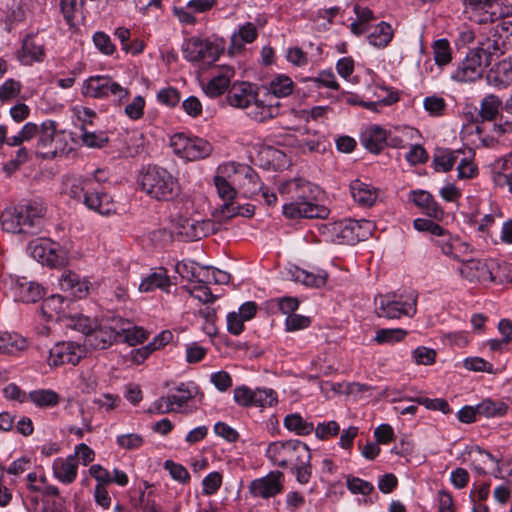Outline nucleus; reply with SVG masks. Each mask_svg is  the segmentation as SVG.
Returning a JSON list of instances; mask_svg holds the SVG:
<instances>
[{
    "label": "nucleus",
    "instance_id": "423d86ee",
    "mask_svg": "<svg viewBox=\"0 0 512 512\" xmlns=\"http://www.w3.org/2000/svg\"><path fill=\"white\" fill-rule=\"evenodd\" d=\"M309 450L300 440L276 441L268 445L266 456L274 465L287 468L293 467L296 461L307 462Z\"/></svg>",
    "mask_w": 512,
    "mask_h": 512
},
{
    "label": "nucleus",
    "instance_id": "c85d7f7f",
    "mask_svg": "<svg viewBox=\"0 0 512 512\" xmlns=\"http://www.w3.org/2000/svg\"><path fill=\"white\" fill-rule=\"evenodd\" d=\"M210 224L209 221L199 222L191 219H182L174 233L188 240L201 239L206 236Z\"/></svg>",
    "mask_w": 512,
    "mask_h": 512
},
{
    "label": "nucleus",
    "instance_id": "6e6d98bb",
    "mask_svg": "<svg viewBox=\"0 0 512 512\" xmlns=\"http://www.w3.org/2000/svg\"><path fill=\"white\" fill-rule=\"evenodd\" d=\"M277 403L276 393L271 389H257L253 393L252 406L271 407Z\"/></svg>",
    "mask_w": 512,
    "mask_h": 512
},
{
    "label": "nucleus",
    "instance_id": "7c9ffc66",
    "mask_svg": "<svg viewBox=\"0 0 512 512\" xmlns=\"http://www.w3.org/2000/svg\"><path fill=\"white\" fill-rule=\"evenodd\" d=\"M350 192L354 201L362 206H371L377 197L376 191L360 180L351 182Z\"/></svg>",
    "mask_w": 512,
    "mask_h": 512
},
{
    "label": "nucleus",
    "instance_id": "864d4df0",
    "mask_svg": "<svg viewBox=\"0 0 512 512\" xmlns=\"http://www.w3.org/2000/svg\"><path fill=\"white\" fill-rule=\"evenodd\" d=\"M346 485L353 494L369 495L374 490L372 483L352 475L346 477Z\"/></svg>",
    "mask_w": 512,
    "mask_h": 512
},
{
    "label": "nucleus",
    "instance_id": "0e129e2a",
    "mask_svg": "<svg viewBox=\"0 0 512 512\" xmlns=\"http://www.w3.org/2000/svg\"><path fill=\"white\" fill-rule=\"evenodd\" d=\"M495 74V80L504 83L512 80V63L510 60H502L495 65L494 70L491 71Z\"/></svg>",
    "mask_w": 512,
    "mask_h": 512
},
{
    "label": "nucleus",
    "instance_id": "37998d69",
    "mask_svg": "<svg viewBox=\"0 0 512 512\" xmlns=\"http://www.w3.org/2000/svg\"><path fill=\"white\" fill-rule=\"evenodd\" d=\"M432 49L435 63L438 66H445L451 62L452 52L447 39L436 40L432 45Z\"/></svg>",
    "mask_w": 512,
    "mask_h": 512
},
{
    "label": "nucleus",
    "instance_id": "4be33fe9",
    "mask_svg": "<svg viewBox=\"0 0 512 512\" xmlns=\"http://www.w3.org/2000/svg\"><path fill=\"white\" fill-rule=\"evenodd\" d=\"M11 296L15 301L35 303L43 297V288L35 282L25 278L15 279L10 287Z\"/></svg>",
    "mask_w": 512,
    "mask_h": 512
},
{
    "label": "nucleus",
    "instance_id": "3c124183",
    "mask_svg": "<svg viewBox=\"0 0 512 512\" xmlns=\"http://www.w3.org/2000/svg\"><path fill=\"white\" fill-rule=\"evenodd\" d=\"M67 262V253L59 243L53 241L51 251L47 253L44 265L52 268L62 267Z\"/></svg>",
    "mask_w": 512,
    "mask_h": 512
},
{
    "label": "nucleus",
    "instance_id": "6e6552de",
    "mask_svg": "<svg viewBox=\"0 0 512 512\" xmlns=\"http://www.w3.org/2000/svg\"><path fill=\"white\" fill-rule=\"evenodd\" d=\"M417 311L416 296L406 299L398 298L395 294L378 295L375 297V313L378 317L399 319L402 316L412 317Z\"/></svg>",
    "mask_w": 512,
    "mask_h": 512
},
{
    "label": "nucleus",
    "instance_id": "09e8293b",
    "mask_svg": "<svg viewBox=\"0 0 512 512\" xmlns=\"http://www.w3.org/2000/svg\"><path fill=\"white\" fill-rule=\"evenodd\" d=\"M406 335H407V331L404 329H400V328L385 329V328H383V329H379L376 332L374 340L378 344H383V343L392 344V343H396V342L403 340Z\"/></svg>",
    "mask_w": 512,
    "mask_h": 512
},
{
    "label": "nucleus",
    "instance_id": "f03ea898",
    "mask_svg": "<svg viewBox=\"0 0 512 512\" xmlns=\"http://www.w3.org/2000/svg\"><path fill=\"white\" fill-rule=\"evenodd\" d=\"M62 193L101 215H109L115 210L111 196L102 191L97 175L89 178L65 176Z\"/></svg>",
    "mask_w": 512,
    "mask_h": 512
},
{
    "label": "nucleus",
    "instance_id": "412c9836",
    "mask_svg": "<svg viewBox=\"0 0 512 512\" xmlns=\"http://www.w3.org/2000/svg\"><path fill=\"white\" fill-rule=\"evenodd\" d=\"M120 338V331L118 325L108 326L100 324L94 326L92 331L87 335L84 341V347L88 346L91 349H106L110 347L117 339Z\"/></svg>",
    "mask_w": 512,
    "mask_h": 512
},
{
    "label": "nucleus",
    "instance_id": "0eeeda50",
    "mask_svg": "<svg viewBox=\"0 0 512 512\" xmlns=\"http://www.w3.org/2000/svg\"><path fill=\"white\" fill-rule=\"evenodd\" d=\"M173 152L188 161H197L209 157L213 151L212 144L197 136L176 133L170 138Z\"/></svg>",
    "mask_w": 512,
    "mask_h": 512
},
{
    "label": "nucleus",
    "instance_id": "9b49d317",
    "mask_svg": "<svg viewBox=\"0 0 512 512\" xmlns=\"http://www.w3.org/2000/svg\"><path fill=\"white\" fill-rule=\"evenodd\" d=\"M84 97L103 99L110 95L118 97L119 103L128 97V91L120 84L105 75L90 76L86 79L81 88Z\"/></svg>",
    "mask_w": 512,
    "mask_h": 512
},
{
    "label": "nucleus",
    "instance_id": "79ce46f5",
    "mask_svg": "<svg viewBox=\"0 0 512 512\" xmlns=\"http://www.w3.org/2000/svg\"><path fill=\"white\" fill-rule=\"evenodd\" d=\"M22 91V83L13 78L6 79L0 85V102L9 103L17 99Z\"/></svg>",
    "mask_w": 512,
    "mask_h": 512
},
{
    "label": "nucleus",
    "instance_id": "49530a36",
    "mask_svg": "<svg viewBox=\"0 0 512 512\" xmlns=\"http://www.w3.org/2000/svg\"><path fill=\"white\" fill-rule=\"evenodd\" d=\"M51 246H53V241H51L50 239L40 238L30 242L29 250L31 256L35 260L44 264L45 259L47 257V253L51 251Z\"/></svg>",
    "mask_w": 512,
    "mask_h": 512
},
{
    "label": "nucleus",
    "instance_id": "a211bd4d",
    "mask_svg": "<svg viewBox=\"0 0 512 512\" xmlns=\"http://www.w3.org/2000/svg\"><path fill=\"white\" fill-rule=\"evenodd\" d=\"M353 226H355L353 219H343L323 224L320 227V233L326 237L327 241L354 244Z\"/></svg>",
    "mask_w": 512,
    "mask_h": 512
},
{
    "label": "nucleus",
    "instance_id": "e433bc0d",
    "mask_svg": "<svg viewBox=\"0 0 512 512\" xmlns=\"http://www.w3.org/2000/svg\"><path fill=\"white\" fill-rule=\"evenodd\" d=\"M393 37V30L389 23L380 22L368 35V41L371 45L384 48L386 47Z\"/></svg>",
    "mask_w": 512,
    "mask_h": 512
},
{
    "label": "nucleus",
    "instance_id": "4468645a",
    "mask_svg": "<svg viewBox=\"0 0 512 512\" xmlns=\"http://www.w3.org/2000/svg\"><path fill=\"white\" fill-rule=\"evenodd\" d=\"M220 52L218 44L198 37L188 39L183 45L184 58L190 62L210 64L218 59Z\"/></svg>",
    "mask_w": 512,
    "mask_h": 512
},
{
    "label": "nucleus",
    "instance_id": "72a5a7b5",
    "mask_svg": "<svg viewBox=\"0 0 512 512\" xmlns=\"http://www.w3.org/2000/svg\"><path fill=\"white\" fill-rule=\"evenodd\" d=\"M27 347L26 340L16 333L0 332V353L16 354Z\"/></svg>",
    "mask_w": 512,
    "mask_h": 512
},
{
    "label": "nucleus",
    "instance_id": "a19ab883",
    "mask_svg": "<svg viewBox=\"0 0 512 512\" xmlns=\"http://www.w3.org/2000/svg\"><path fill=\"white\" fill-rule=\"evenodd\" d=\"M30 400L38 407H54L59 403V395L46 389H40L30 392Z\"/></svg>",
    "mask_w": 512,
    "mask_h": 512
},
{
    "label": "nucleus",
    "instance_id": "6ab92c4d",
    "mask_svg": "<svg viewBox=\"0 0 512 512\" xmlns=\"http://www.w3.org/2000/svg\"><path fill=\"white\" fill-rule=\"evenodd\" d=\"M491 259H466L463 258L459 267L460 275L470 282L490 283Z\"/></svg>",
    "mask_w": 512,
    "mask_h": 512
},
{
    "label": "nucleus",
    "instance_id": "bf43d9fd",
    "mask_svg": "<svg viewBox=\"0 0 512 512\" xmlns=\"http://www.w3.org/2000/svg\"><path fill=\"white\" fill-rule=\"evenodd\" d=\"M379 90L381 93H385L386 95L382 96L379 94L378 97H381L379 101H365L361 103L362 106L369 110L379 112V106H388L398 101L397 94L389 92L384 88H380Z\"/></svg>",
    "mask_w": 512,
    "mask_h": 512
},
{
    "label": "nucleus",
    "instance_id": "b1692460",
    "mask_svg": "<svg viewBox=\"0 0 512 512\" xmlns=\"http://www.w3.org/2000/svg\"><path fill=\"white\" fill-rule=\"evenodd\" d=\"M54 477L63 484H71L77 478L78 460L76 455L58 457L52 465Z\"/></svg>",
    "mask_w": 512,
    "mask_h": 512
},
{
    "label": "nucleus",
    "instance_id": "f704fd0d",
    "mask_svg": "<svg viewBox=\"0 0 512 512\" xmlns=\"http://www.w3.org/2000/svg\"><path fill=\"white\" fill-rule=\"evenodd\" d=\"M170 287V279L165 270L160 269L145 277L139 285V291L150 292L156 288L168 290Z\"/></svg>",
    "mask_w": 512,
    "mask_h": 512
},
{
    "label": "nucleus",
    "instance_id": "052dcab7",
    "mask_svg": "<svg viewBox=\"0 0 512 512\" xmlns=\"http://www.w3.org/2000/svg\"><path fill=\"white\" fill-rule=\"evenodd\" d=\"M93 42L97 49L105 55H111L115 51V45L112 43L110 36L104 32L94 33Z\"/></svg>",
    "mask_w": 512,
    "mask_h": 512
},
{
    "label": "nucleus",
    "instance_id": "473e14b6",
    "mask_svg": "<svg viewBox=\"0 0 512 512\" xmlns=\"http://www.w3.org/2000/svg\"><path fill=\"white\" fill-rule=\"evenodd\" d=\"M118 331H120V338L123 337V341L131 346L142 343L147 339V333L143 328L134 326L128 321H120Z\"/></svg>",
    "mask_w": 512,
    "mask_h": 512
},
{
    "label": "nucleus",
    "instance_id": "4c0bfd02",
    "mask_svg": "<svg viewBox=\"0 0 512 512\" xmlns=\"http://www.w3.org/2000/svg\"><path fill=\"white\" fill-rule=\"evenodd\" d=\"M491 280L495 284H506L512 282V264L508 262H498L491 259Z\"/></svg>",
    "mask_w": 512,
    "mask_h": 512
},
{
    "label": "nucleus",
    "instance_id": "680f3d73",
    "mask_svg": "<svg viewBox=\"0 0 512 512\" xmlns=\"http://www.w3.org/2000/svg\"><path fill=\"white\" fill-rule=\"evenodd\" d=\"M424 108L431 116H441L446 108L442 97L429 96L424 99Z\"/></svg>",
    "mask_w": 512,
    "mask_h": 512
},
{
    "label": "nucleus",
    "instance_id": "5701e85b",
    "mask_svg": "<svg viewBox=\"0 0 512 512\" xmlns=\"http://www.w3.org/2000/svg\"><path fill=\"white\" fill-rule=\"evenodd\" d=\"M60 289L75 298H85L92 287L91 282L73 271H65L59 277Z\"/></svg>",
    "mask_w": 512,
    "mask_h": 512
},
{
    "label": "nucleus",
    "instance_id": "2eb2a0df",
    "mask_svg": "<svg viewBox=\"0 0 512 512\" xmlns=\"http://www.w3.org/2000/svg\"><path fill=\"white\" fill-rule=\"evenodd\" d=\"M85 347L72 342H59L49 352V364L53 366L71 364L76 365L85 356Z\"/></svg>",
    "mask_w": 512,
    "mask_h": 512
},
{
    "label": "nucleus",
    "instance_id": "de8ad7c7",
    "mask_svg": "<svg viewBox=\"0 0 512 512\" xmlns=\"http://www.w3.org/2000/svg\"><path fill=\"white\" fill-rule=\"evenodd\" d=\"M214 184L219 197L224 202L234 200L237 195V191L228 179H226L223 175L217 174L214 177Z\"/></svg>",
    "mask_w": 512,
    "mask_h": 512
},
{
    "label": "nucleus",
    "instance_id": "c9c22d12",
    "mask_svg": "<svg viewBox=\"0 0 512 512\" xmlns=\"http://www.w3.org/2000/svg\"><path fill=\"white\" fill-rule=\"evenodd\" d=\"M292 277L295 281L313 288H321L326 284L327 281V273L324 271H318L317 273H314L300 268H296L292 272Z\"/></svg>",
    "mask_w": 512,
    "mask_h": 512
},
{
    "label": "nucleus",
    "instance_id": "393cba45",
    "mask_svg": "<svg viewBox=\"0 0 512 512\" xmlns=\"http://www.w3.org/2000/svg\"><path fill=\"white\" fill-rule=\"evenodd\" d=\"M69 301L61 295H51L41 304V312L49 320H65Z\"/></svg>",
    "mask_w": 512,
    "mask_h": 512
},
{
    "label": "nucleus",
    "instance_id": "7ed1b4c3",
    "mask_svg": "<svg viewBox=\"0 0 512 512\" xmlns=\"http://www.w3.org/2000/svg\"><path fill=\"white\" fill-rule=\"evenodd\" d=\"M228 103L245 109L247 116L256 122H265L279 115V102L265 103L259 99L257 88L248 82L233 83L227 94Z\"/></svg>",
    "mask_w": 512,
    "mask_h": 512
},
{
    "label": "nucleus",
    "instance_id": "cd10ccee",
    "mask_svg": "<svg viewBox=\"0 0 512 512\" xmlns=\"http://www.w3.org/2000/svg\"><path fill=\"white\" fill-rule=\"evenodd\" d=\"M411 200L419 208L423 209L424 213L429 217L441 219L444 215L443 209L434 200L433 196L424 190H417L411 192Z\"/></svg>",
    "mask_w": 512,
    "mask_h": 512
},
{
    "label": "nucleus",
    "instance_id": "8fccbe9b",
    "mask_svg": "<svg viewBox=\"0 0 512 512\" xmlns=\"http://www.w3.org/2000/svg\"><path fill=\"white\" fill-rule=\"evenodd\" d=\"M66 320V325L81 332L85 336V339L95 326L94 322L89 317L83 315H68Z\"/></svg>",
    "mask_w": 512,
    "mask_h": 512
},
{
    "label": "nucleus",
    "instance_id": "f3484780",
    "mask_svg": "<svg viewBox=\"0 0 512 512\" xmlns=\"http://www.w3.org/2000/svg\"><path fill=\"white\" fill-rule=\"evenodd\" d=\"M284 475L280 471L270 472L268 475L255 479L249 486V491L254 497L264 499L274 497L283 489Z\"/></svg>",
    "mask_w": 512,
    "mask_h": 512
},
{
    "label": "nucleus",
    "instance_id": "20e7f679",
    "mask_svg": "<svg viewBox=\"0 0 512 512\" xmlns=\"http://www.w3.org/2000/svg\"><path fill=\"white\" fill-rule=\"evenodd\" d=\"M44 212L43 204L34 200L6 208L1 214L2 228L12 234H36Z\"/></svg>",
    "mask_w": 512,
    "mask_h": 512
},
{
    "label": "nucleus",
    "instance_id": "ea45409f",
    "mask_svg": "<svg viewBox=\"0 0 512 512\" xmlns=\"http://www.w3.org/2000/svg\"><path fill=\"white\" fill-rule=\"evenodd\" d=\"M262 183L259 180L258 175L251 169H244V181L240 188L245 197L252 198L262 190Z\"/></svg>",
    "mask_w": 512,
    "mask_h": 512
},
{
    "label": "nucleus",
    "instance_id": "603ef678",
    "mask_svg": "<svg viewBox=\"0 0 512 512\" xmlns=\"http://www.w3.org/2000/svg\"><path fill=\"white\" fill-rule=\"evenodd\" d=\"M194 386L189 383H180L176 387L177 394L169 395L174 405L178 408L183 407L187 402L193 398Z\"/></svg>",
    "mask_w": 512,
    "mask_h": 512
},
{
    "label": "nucleus",
    "instance_id": "bb28decb",
    "mask_svg": "<svg viewBox=\"0 0 512 512\" xmlns=\"http://www.w3.org/2000/svg\"><path fill=\"white\" fill-rule=\"evenodd\" d=\"M267 95L275 98H284L292 94L294 82L284 74H277L261 87Z\"/></svg>",
    "mask_w": 512,
    "mask_h": 512
},
{
    "label": "nucleus",
    "instance_id": "774afa93",
    "mask_svg": "<svg viewBox=\"0 0 512 512\" xmlns=\"http://www.w3.org/2000/svg\"><path fill=\"white\" fill-rule=\"evenodd\" d=\"M222 484V476L218 472L209 473L202 481L203 493L212 495L217 492Z\"/></svg>",
    "mask_w": 512,
    "mask_h": 512
},
{
    "label": "nucleus",
    "instance_id": "aec40b11",
    "mask_svg": "<svg viewBox=\"0 0 512 512\" xmlns=\"http://www.w3.org/2000/svg\"><path fill=\"white\" fill-rule=\"evenodd\" d=\"M234 76L235 70L232 66H219L212 72L211 79L202 86V89L211 98L221 96L228 89Z\"/></svg>",
    "mask_w": 512,
    "mask_h": 512
},
{
    "label": "nucleus",
    "instance_id": "c756f323",
    "mask_svg": "<svg viewBox=\"0 0 512 512\" xmlns=\"http://www.w3.org/2000/svg\"><path fill=\"white\" fill-rule=\"evenodd\" d=\"M387 133L378 126L368 128L361 136V143L372 153H379L386 145Z\"/></svg>",
    "mask_w": 512,
    "mask_h": 512
},
{
    "label": "nucleus",
    "instance_id": "338daca9",
    "mask_svg": "<svg viewBox=\"0 0 512 512\" xmlns=\"http://www.w3.org/2000/svg\"><path fill=\"white\" fill-rule=\"evenodd\" d=\"M157 98L160 103L169 107L176 106L181 100L179 91L173 87L160 90L157 94Z\"/></svg>",
    "mask_w": 512,
    "mask_h": 512
},
{
    "label": "nucleus",
    "instance_id": "ddd939ff",
    "mask_svg": "<svg viewBox=\"0 0 512 512\" xmlns=\"http://www.w3.org/2000/svg\"><path fill=\"white\" fill-rule=\"evenodd\" d=\"M490 66L482 57L479 50L471 49L466 57L457 65L451 74V79L456 82H474L482 78L485 68Z\"/></svg>",
    "mask_w": 512,
    "mask_h": 512
},
{
    "label": "nucleus",
    "instance_id": "2f4dec72",
    "mask_svg": "<svg viewBox=\"0 0 512 512\" xmlns=\"http://www.w3.org/2000/svg\"><path fill=\"white\" fill-rule=\"evenodd\" d=\"M284 427L299 436H306L314 431L312 422L305 420L299 413H291L284 417Z\"/></svg>",
    "mask_w": 512,
    "mask_h": 512
},
{
    "label": "nucleus",
    "instance_id": "69168bd1",
    "mask_svg": "<svg viewBox=\"0 0 512 512\" xmlns=\"http://www.w3.org/2000/svg\"><path fill=\"white\" fill-rule=\"evenodd\" d=\"M144 443L142 436L138 434H124L117 437V444L126 450H135L140 448Z\"/></svg>",
    "mask_w": 512,
    "mask_h": 512
},
{
    "label": "nucleus",
    "instance_id": "1a4fd4ad",
    "mask_svg": "<svg viewBox=\"0 0 512 512\" xmlns=\"http://www.w3.org/2000/svg\"><path fill=\"white\" fill-rule=\"evenodd\" d=\"M467 10H471L480 24L494 23L498 19L508 17L512 14V0H463Z\"/></svg>",
    "mask_w": 512,
    "mask_h": 512
},
{
    "label": "nucleus",
    "instance_id": "5fc2aeb1",
    "mask_svg": "<svg viewBox=\"0 0 512 512\" xmlns=\"http://www.w3.org/2000/svg\"><path fill=\"white\" fill-rule=\"evenodd\" d=\"M292 472L296 475V480L300 484H307L312 475V467H311V452L308 451V459L307 462L303 461L298 462L296 461V464L291 467Z\"/></svg>",
    "mask_w": 512,
    "mask_h": 512
},
{
    "label": "nucleus",
    "instance_id": "f8f14e48",
    "mask_svg": "<svg viewBox=\"0 0 512 512\" xmlns=\"http://www.w3.org/2000/svg\"><path fill=\"white\" fill-rule=\"evenodd\" d=\"M507 31L506 22H501L489 27L487 31L483 33L478 47L475 49L479 50L482 54V57L486 60V64L491 65L492 61L498 59L505 53L507 44L504 32Z\"/></svg>",
    "mask_w": 512,
    "mask_h": 512
},
{
    "label": "nucleus",
    "instance_id": "e2e57ef3",
    "mask_svg": "<svg viewBox=\"0 0 512 512\" xmlns=\"http://www.w3.org/2000/svg\"><path fill=\"white\" fill-rule=\"evenodd\" d=\"M315 430V435L320 440H326L331 436H336L340 431V426L336 421L319 423Z\"/></svg>",
    "mask_w": 512,
    "mask_h": 512
},
{
    "label": "nucleus",
    "instance_id": "dca6fc26",
    "mask_svg": "<svg viewBox=\"0 0 512 512\" xmlns=\"http://www.w3.org/2000/svg\"><path fill=\"white\" fill-rule=\"evenodd\" d=\"M45 42L37 34H27L22 45L16 52L17 60L25 66L32 65L34 62H41L45 57Z\"/></svg>",
    "mask_w": 512,
    "mask_h": 512
},
{
    "label": "nucleus",
    "instance_id": "4d7b16f0",
    "mask_svg": "<svg viewBox=\"0 0 512 512\" xmlns=\"http://www.w3.org/2000/svg\"><path fill=\"white\" fill-rule=\"evenodd\" d=\"M355 226H353L354 243L364 241L372 236L374 230V224L365 219L354 220Z\"/></svg>",
    "mask_w": 512,
    "mask_h": 512
},
{
    "label": "nucleus",
    "instance_id": "f257e3e1",
    "mask_svg": "<svg viewBox=\"0 0 512 512\" xmlns=\"http://www.w3.org/2000/svg\"><path fill=\"white\" fill-rule=\"evenodd\" d=\"M279 193L287 200L283 214L288 218H326L329 214L326 207L314 202L320 193L319 187L303 178L282 183Z\"/></svg>",
    "mask_w": 512,
    "mask_h": 512
},
{
    "label": "nucleus",
    "instance_id": "c03bdc74",
    "mask_svg": "<svg viewBox=\"0 0 512 512\" xmlns=\"http://www.w3.org/2000/svg\"><path fill=\"white\" fill-rule=\"evenodd\" d=\"M457 152L448 149H439L434 155V165L437 171H450L457 160Z\"/></svg>",
    "mask_w": 512,
    "mask_h": 512
},
{
    "label": "nucleus",
    "instance_id": "13d9d810",
    "mask_svg": "<svg viewBox=\"0 0 512 512\" xmlns=\"http://www.w3.org/2000/svg\"><path fill=\"white\" fill-rule=\"evenodd\" d=\"M204 282V280H199L196 285L189 289V293L204 304L213 303L217 296L212 294L210 288L204 285Z\"/></svg>",
    "mask_w": 512,
    "mask_h": 512
},
{
    "label": "nucleus",
    "instance_id": "58836bf2",
    "mask_svg": "<svg viewBox=\"0 0 512 512\" xmlns=\"http://www.w3.org/2000/svg\"><path fill=\"white\" fill-rule=\"evenodd\" d=\"M476 406L475 410L478 411V415L487 418L504 416L508 410V406L504 402L491 399H485Z\"/></svg>",
    "mask_w": 512,
    "mask_h": 512
},
{
    "label": "nucleus",
    "instance_id": "9d476101",
    "mask_svg": "<svg viewBox=\"0 0 512 512\" xmlns=\"http://www.w3.org/2000/svg\"><path fill=\"white\" fill-rule=\"evenodd\" d=\"M36 154L42 158L52 159L66 151L67 142L63 132H58L56 123L44 121L39 130Z\"/></svg>",
    "mask_w": 512,
    "mask_h": 512
},
{
    "label": "nucleus",
    "instance_id": "a18cd8bd",
    "mask_svg": "<svg viewBox=\"0 0 512 512\" xmlns=\"http://www.w3.org/2000/svg\"><path fill=\"white\" fill-rule=\"evenodd\" d=\"M500 104L499 98L493 94L484 97L480 105L481 118L486 121L493 120L499 112Z\"/></svg>",
    "mask_w": 512,
    "mask_h": 512
},
{
    "label": "nucleus",
    "instance_id": "a878e982",
    "mask_svg": "<svg viewBox=\"0 0 512 512\" xmlns=\"http://www.w3.org/2000/svg\"><path fill=\"white\" fill-rule=\"evenodd\" d=\"M258 36V30L256 26L247 22L240 26L239 30L231 36V44L228 51L231 55L240 53L246 44L252 43Z\"/></svg>",
    "mask_w": 512,
    "mask_h": 512
},
{
    "label": "nucleus",
    "instance_id": "39448f33",
    "mask_svg": "<svg viewBox=\"0 0 512 512\" xmlns=\"http://www.w3.org/2000/svg\"><path fill=\"white\" fill-rule=\"evenodd\" d=\"M141 190L151 199L172 201L180 194L178 179L167 169L148 166L138 178Z\"/></svg>",
    "mask_w": 512,
    "mask_h": 512
}]
</instances>
